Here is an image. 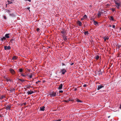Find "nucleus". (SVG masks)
Wrapping results in <instances>:
<instances>
[{"label":"nucleus","instance_id":"1","mask_svg":"<svg viewBox=\"0 0 121 121\" xmlns=\"http://www.w3.org/2000/svg\"><path fill=\"white\" fill-rule=\"evenodd\" d=\"M56 93V92L53 91L50 92L48 96H49L51 97H55L56 95H57Z\"/></svg>","mask_w":121,"mask_h":121},{"label":"nucleus","instance_id":"2","mask_svg":"<svg viewBox=\"0 0 121 121\" xmlns=\"http://www.w3.org/2000/svg\"><path fill=\"white\" fill-rule=\"evenodd\" d=\"M6 12L9 13V15L13 17L15 16V14L14 13H11L10 10H7L6 11Z\"/></svg>","mask_w":121,"mask_h":121},{"label":"nucleus","instance_id":"3","mask_svg":"<svg viewBox=\"0 0 121 121\" xmlns=\"http://www.w3.org/2000/svg\"><path fill=\"white\" fill-rule=\"evenodd\" d=\"M115 2L116 4V7H117V9H119V7L120 6V3L117 2V1H115Z\"/></svg>","mask_w":121,"mask_h":121},{"label":"nucleus","instance_id":"4","mask_svg":"<svg viewBox=\"0 0 121 121\" xmlns=\"http://www.w3.org/2000/svg\"><path fill=\"white\" fill-rule=\"evenodd\" d=\"M9 71L10 72L13 74H14L15 73L14 70L12 68H10L9 69Z\"/></svg>","mask_w":121,"mask_h":121},{"label":"nucleus","instance_id":"5","mask_svg":"<svg viewBox=\"0 0 121 121\" xmlns=\"http://www.w3.org/2000/svg\"><path fill=\"white\" fill-rule=\"evenodd\" d=\"M4 48L5 50H6L7 49L9 50L11 48L9 46H5L4 47Z\"/></svg>","mask_w":121,"mask_h":121},{"label":"nucleus","instance_id":"6","mask_svg":"<svg viewBox=\"0 0 121 121\" xmlns=\"http://www.w3.org/2000/svg\"><path fill=\"white\" fill-rule=\"evenodd\" d=\"M62 73L63 74H64L66 72V70L65 69H63L61 70Z\"/></svg>","mask_w":121,"mask_h":121},{"label":"nucleus","instance_id":"7","mask_svg":"<svg viewBox=\"0 0 121 121\" xmlns=\"http://www.w3.org/2000/svg\"><path fill=\"white\" fill-rule=\"evenodd\" d=\"M63 86V84H61L59 85L58 89L59 90H61Z\"/></svg>","mask_w":121,"mask_h":121},{"label":"nucleus","instance_id":"8","mask_svg":"<svg viewBox=\"0 0 121 121\" xmlns=\"http://www.w3.org/2000/svg\"><path fill=\"white\" fill-rule=\"evenodd\" d=\"M104 87V86H103L102 85H99L98 86V87L97 88V89L98 90H100L101 88L103 87Z\"/></svg>","mask_w":121,"mask_h":121},{"label":"nucleus","instance_id":"9","mask_svg":"<svg viewBox=\"0 0 121 121\" xmlns=\"http://www.w3.org/2000/svg\"><path fill=\"white\" fill-rule=\"evenodd\" d=\"M77 22L79 26H82V24L80 21H78Z\"/></svg>","mask_w":121,"mask_h":121},{"label":"nucleus","instance_id":"10","mask_svg":"<svg viewBox=\"0 0 121 121\" xmlns=\"http://www.w3.org/2000/svg\"><path fill=\"white\" fill-rule=\"evenodd\" d=\"M45 107L44 106L41 107L40 108V110L41 111H44L45 110Z\"/></svg>","mask_w":121,"mask_h":121},{"label":"nucleus","instance_id":"11","mask_svg":"<svg viewBox=\"0 0 121 121\" xmlns=\"http://www.w3.org/2000/svg\"><path fill=\"white\" fill-rule=\"evenodd\" d=\"M10 108L11 106L7 105L6 107V109L7 110H9L10 109Z\"/></svg>","mask_w":121,"mask_h":121},{"label":"nucleus","instance_id":"12","mask_svg":"<svg viewBox=\"0 0 121 121\" xmlns=\"http://www.w3.org/2000/svg\"><path fill=\"white\" fill-rule=\"evenodd\" d=\"M1 39L0 40L2 41H3L5 40L6 39V38L5 37H3L2 38L0 37Z\"/></svg>","mask_w":121,"mask_h":121},{"label":"nucleus","instance_id":"13","mask_svg":"<svg viewBox=\"0 0 121 121\" xmlns=\"http://www.w3.org/2000/svg\"><path fill=\"white\" fill-rule=\"evenodd\" d=\"M34 93V92L33 91H28L27 92V93H28V95H29L33 93Z\"/></svg>","mask_w":121,"mask_h":121},{"label":"nucleus","instance_id":"14","mask_svg":"<svg viewBox=\"0 0 121 121\" xmlns=\"http://www.w3.org/2000/svg\"><path fill=\"white\" fill-rule=\"evenodd\" d=\"M9 34H5V38H9Z\"/></svg>","mask_w":121,"mask_h":121},{"label":"nucleus","instance_id":"15","mask_svg":"<svg viewBox=\"0 0 121 121\" xmlns=\"http://www.w3.org/2000/svg\"><path fill=\"white\" fill-rule=\"evenodd\" d=\"M109 19L110 20H112V21H114V20L113 17L111 16H110V17L109 18Z\"/></svg>","mask_w":121,"mask_h":121},{"label":"nucleus","instance_id":"16","mask_svg":"<svg viewBox=\"0 0 121 121\" xmlns=\"http://www.w3.org/2000/svg\"><path fill=\"white\" fill-rule=\"evenodd\" d=\"M105 41H106L107 40H108L109 39L108 37H105L104 38Z\"/></svg>","mask_w":121,"mask_h":121},{"label":"nucleus","instance_id":"17","mask_svg":"<svg viewBox=\"0 0 121 121\" xmlns=\"http://www.w3.org/2000/svg\"><path fill=\"white\" fill-rule=\"evenodd\" d=\"M7 90L8 91H9V90ZM15 90V89H11L10 90V91L12 93V92H13V91H14Z\"/></svg>","mask_w":121,"mask_h":121},{"label":"nucleus","instance_id":"18","mask_svg":"<svg viewBox=\"0 0 121 121\" xmlns=\"http://www.w3.org/2000/svg\"><path fill=\"white\" fill-rule=\"evenodd\" d=\"M93 21L94 22V24L95 25H96L98 24V22L96 21H95L94 19H93Z\"/></svg>","mask_w":121,"mask_h":121},{"label":"nucleus","instance_id":"19","mask_svg":"<svg viewBox=\"0 0 121 121\" xmlns=\"http://www.w3.org/2000/svg\"><path fill=\"white\" fill-rule=\"evenodd\" d=\"M17 58V57L16 56H14L12 58V59L13 60H16Z\"/></svg>","mask_w":121,"mask_h":121},{"label":"nucleus","instance_id":"20","mask_svg":"<svg viewBox=\"0 0 121 121\" xmlns=\"http://www.w3.org/2000/svg\"><path fill=\"white\" fill-rule=\"evenodd\" d=\"M84 34L85 35H88V31H85L84 33Z\"/></svg>","mask_w":121,"mask_h":121},{"label":"nucleus","instance_id":"21","mask_svg":"<svg viewBox=\"0 0 121 121\" xmlns=\"http://www.w3.org/2000/svg\"><path fill=\"white\" fill-rule=\"evenodd\" d=\"M101 14H102V12H99L98 14V16L99 17L101 16Z\"/></svg>","mask_w":121,"mask_h":121},{"label":"nucleus","instance_id":"22","mask_svg":"<svg viewBox=\"0 0 121 121\" xmlns=\"http://www.w3.org/2000/svg\"><path fill=\"white\" fill-rule=\"evenodd\" d=\"M63 38L64 40L65 41H66L67 40V36H64V37H63Z\"/></svg>","mask_w":121,"mask_h":121},{"label":"nucleus","instance_id":"23","mask_svg":"<svg viewBox=\"0 0 121 121\" xmlns=\"http://www.w3.org/2000/svg\"><path fill=\"white\" fill-rule=\"evenodd\" d=\"M76 101L78 102H79V103L82 102V101L79 100V99H77V100H76Z\"/></svg>","mask_w":121,"mask_h":121},{"label":"nucleus","instance_id":"24","mask_svg":"<svg viewBox=\"0 0 121 121\" xmlns=\"http://www.w3.org/2000/svg\"><path fill=\"white\" fill-rule=\"evenodd\" d=\"M25 86L28 88H30V86L27 85Z\"/></svg>","mask_w":121,"mask_h":121},{"label":"nucleus","instance_id":"25","mask_svg":"<svg viewBox=\"0 0 121 121\" xmlns=\"http://www.w3.org/2000/svg\"><path fill=\"white\" fill-rule=\"evenodd\" d=\"M117 48H118L119 49L120 48V47H121V45H119L118 44L117 45Z\"/></svg>","mask_w":121,"mask_h":121},{"label":"nucleus","instance_id":"26","mask_svg":"<svg viewBox=\"0 0 121 121\" xmlns=\"http://www.w3.org/2000/svg\"><path fill=\"white\" fill-rule=\"evenodd\" d=\"M98 74H99V75L100 74H102V72L101 71V70H100L99 71H98Z\"/></svg>","mask_w":121,"mask_h":121},{"label":"nucleus","instance_id":"27","mask_svg":"<svg viewBox=\"0 0 121 121\" xmlns=\"http://www.w3.org/2000/svg\"><path fill=\"white\" fill-rule=\"evenodd\" d=\"M6 81L7 82H11V81H12V80H10V79H6Z\"/></svg>","mask_w":121,"mask_h":121},{"label":"nucleus","instance_id":"28","mask_svg":"<svg viewBox=\"0 0 121 121\" xmlns=\"http://www.w3.org/2000/svg\"><path fill=\"white\" fill-rule=\"evenodd\" d=\"M83 17L84 19H85L87 18V16L86 15H85Z\"/></svg>","mask_w":121,"mask_h":121},{"label":"nucleus","instance_id":"29","mask_svg":"<svg viewBox=\"0 0 121 121\" xmlns=\"http://www.w3.org/2000/svg\"><path fill=\"white\" fill-rule=\"evenodd\" d=\"M18 80L21 81L22 82H23L25 81L24 80H22L20 79H19Z\"/></svg>","mask_w":121,"mask_h":121},{"label":"nucleus","instance_id":"30","mask_svg":"<svg viewBox=\"0 0 121 121\" xmlns=\"http://www.w3.org/2000/svg\"><path fill=\"white\" fill-rule=\"evenodd\" d=\"M32 73H31L29 75V77L30 78H32Z\"/></svg>","mask_w":121,"mask_h":121},{"label":"nucleus","instance_id":"31","mask_svg":"<svg viewBox=\"0 0 121 121\" xmlns=\"http://www.w3.org/2000/svg\"><path fill=\"white\" fill-rule=\"evenodd\" d=\"M99 58V56H97L95 57V58L96 60H98Z\"/></svg>","mask_w":121,"mask_h":121},{"label":"nucleus","instance_id":"32","mask_svg":"<svg viewBox=\"0 0 121 121\" xmlns=\"http://www.w3.org/2000/svg\"><path fill=\"white\" fill-rule=\"evenodd\" d=\"M19 70L20 72H21L23 71V69L21 68L19 69Z\"/></svg>","mask_w":121,"mask_h":121},{"label":"nucleus","instance_id":"33","mask_svg":"<svg viewBox=\"0 0 121 121\" xmlns=\"http://www.w3.org/2000/svg\"><path fill=\"white\" fill-rule=\"evenodd\" d=\"M61 33L62 34H65V32L64 31V30L62 31L61 32Z\"/></svg>","mask_w":121,"mask_h":121},{"label":"nucleus","instance_id":"34","mask_svg":"<svg viewBox=\"0 0 121 121\" xmlns=\"http://www.w3.org/2000/svg\"><path fill=\"white\" fill-rule=\"evenodd\" d=\"M4 97H4V95H2V96H1V99H3Z\"/></svg>","mask_w":121,"mask_h":121},{"label":"nucleus","instance_id":"35","mask_svg":"<svg viewBox=\"0 0 121 121\" xmlns=\"http://www.w3.org/2000/svg\"><path fill=\"white\" fill-rule=\"evenodd\" d=\"M3 17L4 18L5 20L6 19H7L6 17L5 16H3Z\"/></svg>","mask_w":121,"mask_h":121},{"label":"nucleus","instance_id":"36","mask_svg":"<svg viewBox=\"0 0 121 121\" xmlns=\"http://www.w3.org/2000/svg\"><path fill=\"white\" fill-rule=\"evenodd\" d=\"M54 121H61V120L60 119H59L58 120H55Z\"/></svg>","mask_w":121,"mask_h":121},{"label":"nucleus","instance_id":"37","mask_svg":"<svg viewBox=\"0 0 121 121\" xmlns=\"http://www.w3.org/2000/svg\"><path fill=\"white\" fill-rule=\"evenodd\" d=\"M40 82V81H37V82H36V84H37L38 83V82Z\"/></svg>","mask_w":121,"mask_h":121},{"label":"nucleus","instance_id":"38","mask_svg":"<svg viewBox=\"0 0 121 121\" xmlns=\"http://www.w3.org/2000/svg\"><path fill=\"white\" fill-rule=\"evenodd\" d=\"M40 29L39 28H37L36 29V30L37 32H38L39 31V30Z\"/></svg>","mask_w":121,"mask_h":121},{"label":"nucleus","instance_id":"39","mask_svg":"<svg viewBox=\"0 0 121 121\" xmlns=\"http://www.w3.org/2000/svg\"><path fill=\"white\" fill-rule=\"evenodd\" d=\"M8 2L9 3V4H11L12 3V2H10L9 1H8Z\"/></svg>","mask_w":121,"mask_h":121},{"label":"nucleus","instance_id":"40","mask_svg":"<svg viewBox=\"0 0 121 121\" xmlns=\"http://www.w3.org/2000/svg\"><path fill=\"white\" fill-rule=\"evenodd\" d=\"M63 92V91H59V92L60 93H62Z\"/></svg>","mask_w":121,"mask_h":121},{"label":"nucleus","instance_id":"41","mask_svg":"<svg viewBox=\"0 0 121 121\" xmlns=\"http://www.w3.org/2000/svg\"><path fill=\"white\" fill-rule=\"evenodd\" d=\"M63 35H62V36L63 37H64V36H66L65 35V34H63Z\"/></svg>","mask_w":121,"mask_h":121},{"label":"nucleus","instance_id":"42","mask_svg":"<svg viewBox=\"0 0 121 121\" xmlns=\"http://www.w3.org/2000/svg\"><path fill=\"white\" fill-rule=\"evenodd\" d=\"M86 86H87L86 85V84H84L83 85V87H86Z\"/></svg>","mask_w":121,"mask_h":121},{"label":"nucleus","instance_id":"43","mask_svg":"<svg viewBox=\"0 0 121 121\" xmlns=\"http://www.w3.org/2000/svg\"><path fill=\"white\" fill-rule=\"evenodd\" d=\"M112 27L113 28H115V26L114 25H112Z\"/></svg>","mask_w":121,"mask_h":121},{"label":"nucleus","instance_id":"44","mask_svg":"<svg viewBox=\"0 0 121 121\" xmlns=\"http://www.w3.org/2000/svg\"><path fill=\"white\" fill-rule=\"evenodd\" d=\"M65 102H69V101H68V100H65Z\"/></svg>","mask_w":121,"mask_h":121},{"label":"nucleus","instance_id":"45","mask_svg":"<svg viewBox=\"0 0 121 121\" xmlns=\"http://www.w3.org/2000/svg\"><path fill=\"white\" fill-rule=\"evenodd\" d=\"M65 65V64L64 63H62V66H63L64 65Z\"/></svg>","mask_w":121,"mask_h":121},{"label":"nucleus","instance_id":"46","mask_svg":"<svg viewBox=\"0 0 121 121\" xmlns=\"http://www.w3.org/2000/svg\"><path fill=\"white\" fill-rule=\"evenodd\" d=\"M119 57H121V54H119Z\"/></svg>","mask_w":121,"mask_h":121},{"label":"nucleus","instance_id":"47","mask_svg":"<svg viewBox=\"0 0 121 121\" xmlns=\"http://www.w3.org/2000/svg\"><path fill=\"white\" fill-rule=\"evenodd\" d=\"M78 90L77 89V88H75L74 90V91H76Z\"/></svg>","mask_w":121,"mask_h":121},{"label":"nucleus","instance_id":"48","mask_svg":"<svg viewBox=\"0 0 121 121\" xmlns=\"http://www.w3.org/2000/svg\"><path fill=\"white\" fill-rule=\"evenodd\" d=\"M22 76H24V77L25 76V75H23V74H22Z\"/></svg>","mask_w":121,"mask_h":121},{"label":"nucleus","instance_id":"49","mask_svg":"<svg viewBox=\"0 0 121 121\" xmlns=\"http://www.w3.org/2000/svg\"><path fill=\"white\" fill-rule=\"evenodd\" d=\"M70 101H74V100L73 99H70Z\"/></svg>","mask_w":121,"mask_h":121},{"label":"nucleus","instance_id":"50","mask_svg":"<svg viewBox=\"0 0 121 121\" xmlns=\"http://www.w3.org/2000/svg\"><path fill=\"white\" fill-rule=\"evenodd\" d=\"M74 64V63H72L71 64H70V65H73V64Z\"/></svg>","mask_w":121,"mask_h":121},{"label":"nucleus","instance_id":"51","mask_svg":"<svg viewBox=\"0 0 121 121\" xmlns=\"http://www.w3.org/2000/svg\"><path fill=\"white\" fill-rule=\"evenodd\" d=\"M28 0L30 2L31 1V0Z\"/></svg>","mask_w":121,"mask_h":121},{"label":"nucleus","instance_id":"52","mask_svg":"<svg viewBox=\"0 0 121 121\" xmlns=\"http://www.w3.org/2000/svg\"><path fill=\"white\" fill-rule=\"evenodd\" d=\"M112 25H109V27H111L112 26Z\"/></svg>","mask_w":121,"mask_h":121},{"label":"nucleus","instance_id":"53","mask_svg":"<svg viewBox=\"0 0 121 121\" xmlns=\"http://www.w3.org/2000/svg\"><path fill=\"white\" fill-rule=\"evenodd\" d=\"M27 9H28L29 10V9H30V7H29L28 8H27Z\"/></svg>","mask_w":121,"mask_h":121},{"label":"nucleus","instance_id":"54","mask_svg":"<svg viewBox=\"0 0 121 121\" xmlns=\"http://www.w3.org/2000/svg\"><path fill=\"white\" fill-rule=\"evenodd\" d=\"M70 99H68V101H69H69H70Z\"/></svg>","mask_w":121,"mask_h":121},{"label":"nucleus","instance_id":"55","mask_svg":"<svg viewBox=\"0 0 121 121\" xmlns=\"http://www.w3.org/2000/svg\"><path fill=\"white\" fill-rule=\"evenodd\" d=\"M120 6H121V3H120Z\"/></svg>","mask_w":121,"mask_h":121},{"label":"nucleus","instance_id":"56","mask_svg":"<svg viewBox=\"0 0 121 121\" xmlns=\"http://www.w3.org/2000/svg\"><path fill=\"white\" fill-rule=\"evenodd\" d=\"M118 54V56H117V57H119V54Z\"/></svg>","mask_w":121,"mask_h":121},{"label":"nucleus","instance_id":"57","mask_svg":"<svg viewBox=\"0 0 121 121\" xmlns=\"http://www.w3.org/2000/svg\"><path fill=\"white\" fill-rule=\"evenodd\" d=\"M83 18H81V20H83Z\"/></svg>","mask_w":121,"mask_h":121},{"label":"nucleus","instance_id":"58","mask_svg":"<svg viewBox=\"0 0 121 121\" xmlns=\"http://www.w3.org/2000/svg\"><path fill=\"white\" fill-rule=\"evenodd\" d=\"M120 108H121V105L120 106Z\"/></svg>","mask_w":121,"mask_h":121},{"label":"nucleus","instance_id":"59","mask_svg":"<svg viewBox=\"0 0 121 121\" xmlns=\"http://www.w3.org/2000/svg\"><path fill=\"white\" fill-rule=\"evenodd\" d=\"M0 117H1V116H0Z\"/></svg>","mask_w":121,"mask_h":121},{"label":"nucleus","instance_id":"60","mask_svg":"<svg viewBox=\"0 0 121 121\" xmlns=\"http://www.w3.org/2000/svg\"><path fill=\"white\" fill-rule=\"evenodd\" d=\"M110 117V116L108 117Z\"/></svg>","mask_w":121,"mask_h":121}]
</instances>
